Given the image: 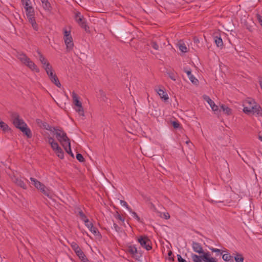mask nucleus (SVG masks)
Here are the masks:
<instances>
[{
	"instance_id": "obj_22",
	"label": "nucleus",
	"mask_w": 262,
	"mask_h": 262,
	"mask_svg": "<svg viewBox=\"0 0 262 262\" xmlns=\"http://www.w3.org/2000/svg\"><path fill=\"white\" fill-rule=\"evenodd\" d=\"M156 91L161 99H163L164 101H167L168 99L167 94L163 90L159 89L158 90H156Z\"/></svg>"
},
{
	"instance_id": "obj_61",
	"label": "nucleus",
	"mask_w": 262,
	"mask_h": 262,
	"mask_svg": "<svg viewBox=\"0 0 262 262\" xmlns=\"http://www.w3.org/2000/svg\"><path fill=\"white\" fill-rule=\"evenodd\" d=\"M189 142H190L189 141H187L186 143L188 144Z\"/></svg>"
},
{
	"instance_id": "obj_25",
	"label": "nucleus",
	"mask_w": 262,
	"mask_h": 262,
	"mask_svg": "<svg viewBox=\"0 0 262 262\" xmlns=\"http://www.w3.org/2000/svg\"><path fill=\"white\" fill-rule=\"evenodd\" d=\"M16 56L23 63H24L27 60H29V57L23 53L18 52Z\"/></svg>"
},
{
	"instance_id": "obj_21",
	"label": "nucleus",
	"mask_w": 262,
	"mask_h": 262,
	"mask_svg": "<svg viewBox=\"0 0 262 262\" xmlns=\"http://www.w3.org/2000/svg\"><path fill=\"white\" fill-rule=\"evenodd\" d=\"M24 8L26 10V15L27 17L34 16V10L32 6L30 5H28V6H25Z\"/></svg>"
},
{
	"instance_id": "obj_53",
	"label": "nucleus",
	"mask_w": 262,
	"mask_h": 262,
	"mask_svg": "<svg viewBox=\"0 0 262 262\" xmlns=\"http://www.w3.org/2000/svg\"><path fill=\"white\" fill-rule=\"evenodd\" d=\"M256 17L259 23L262 26V16H260V15L257 14L256 15Z\"/></svg>"
},
{
	"instance_id": "obj_8",
	"label": "nucleus",
	"mask_w": 262,
	"mask_h": 262,
	"mask_svg": "<svg viewBox=\"0 0 262 262\" xmlns=\"http://www.w3.org/2000/svg\"><path fill=\"white\" fill-rule=\"evenodd\" d=\"M261 107L259 105H253L250 107L245 106L243 108V112L247 114L252 113L255 114L256 116L258 117L260 112L261 110Z\"/></svg>"
},
{
	"instance_id": "obj_15",
	"label": "nucleus",
	"mask_w": 262,
	"mask_h": 262,
	"mask_svg": "<svg viewBox=\"0 0 262 262\" xmlns=\"http://www.w3.org/2000/svg\"><path fill=\"white\" fill-rule=\"evenodd\" d=\"M64 43L66 45V48L68 51H71L74 47V43L72 36L63 37Z\"/></svg>"
},
{
	"instance_id": "obj_5",
	"label": "nucleus",
	"mask_w": 262,
	"mask_h": 262,
	"mask_svg": "<svg viewBox=\"0 0 262 262\" xmlns=\"http://www.w3.org/2000/svg\"><path fill=\"white\" fill-rule=\"evenodd\" d=\"M30 180L33 182V185L38 189H39L42 193L48 197H51L49 190L45 186L44 184L33 178H30Z\"/></svg>"
},
{
	"instance_id": "obj_16",
	"label": "nucleus",
	"mask_w": 262,
	"mask_h": 262,
	"mask_svg": "<svg viewBox=\"0 0 262 262\" xmlns=\"http://www.w3.org/2000/svg\"><path fill=\"white\" fill-rule=\"evenodd\" d=\"M183 71L187 74L189 80L194 84L197 85L199 83V80L191 74L190 69L184 68Z\"/></svg>"
},
{
	"instance_id": "obj_23",
	"label": "nucleus",
	"mask_w": 262,
	"mask_h": 262,
	"mask_svg": "<svg viewBox=\"0 0 262 262\" xmlns=\"http://www.w3.org/2000/svg\"><path fill=\"white\" fill-rule=\"evenodd\" d=\"M214 42L217 47H223V40L221 37V35H214Z\"/></svg>"
},
{
	"instance_id": "obj_34",
	"label": "nucleus",
	"mask_w": 262,
	"mask_h": 262,
	"mask_svg": "<svg viewBox=\"0 0 262 262\" xmlns=\"http://www.w3.org/2000/svg\"><path fill=\"white\" fill-rule=\"evenodd\" d=\"M179 48L180 50L183 53H186L187 52V47L184 43H179Z\"/></svg>"
},
{
	"instance_id": "obj_52",
	"label": "nucleus",
	"mask_w": 262,
	"mask_h": 262,
	"mask_svg": "<svg viewBox=\"0 0 262 262\" xmlns=\"http://www.w3.org/2000/svg\"><path fill=\"white\" fill-rule=\"evenodd\" d=\"M168 255L169 256V259L170 260H171V261H173L174 260V257H171V256L172 255V252L171 251H169L168 253Z\"/></svg>"
},
{
	"instance_id": "obj_55",
	"label": "nucleus",
	"mask_w": 262,
	"mask_h": 262,
	"mask_svg": "<svg viewBox=\"0 0 262 262\" xmlns=\"http://www.w3.org/2000/svg\"><path fill=\"white\" fill-rule=\"evenodd\" d=\"M207 262H217L216 258L211 257Z\"/></svg>"
},
{
	"instance_id": "obj_12",
	"label": "nucleus",
	"mask_w": 262,
	"mask_h": 262,
	"mask_svg": "<svg viewBox=\"0 0 262 262\" xmlns=\"http://www.w3.org/2000/svg\"><path fill=\"white\" fill-rule=\"evenodd\" d=\"M55 135L60 143H63V142H67V143L71 142L70 139L68 137L65 132H63L62 134L59 132H55Z\"/></svg>"
},
{
	"instance_id": "obj_14",
	"label": "nucleus",
	"mask_w": 262,
	"mask_h": 262,
	"mask_svg": "<svg viewBox=\"0 0 262 262\" xmlns=\"http://www.w3.org/2000/svg\"><path fill=\"white\" fill-rule=\"evenodd\" d=\"M12 181L17 186L20 187L21 188L26 189H27L26 184L25 183L23 180H21V178L13 175L11 177Z\"/></svg>"
},
{
	"instance_id": "obj_2",
	"label": "nucleus",
	"mask_w": 262,
	"mask_h": 262,
	"mask_svg": "<svg viewBox=\"0 0 262 262\" xmlns=\"http://www.w3.org/2000/svg\"><path fill=\"white\" fill-rule=\"evenodd\" d=\"M45 70L51 81L58 88H61V84L50 63H48L47 66L45 67Z\"/></svg>"
},
{
	"instance_id": "obj_6",
	"label": "nucleus",
	"mask_w": 262,
	"mask_h": 262,
	"mask_svg": "<svg viewBox=\"0 0 262 262\" xmlns=\"http://www.w3.org/2000/svg\"><path fill=\"white\" fill-rule=\"evenodd\" d=\"M71 247L74 251L77 256H78L81 262H84V260H88V258L85 256L84 252L81 250L78 245L73 242L70 244Z\"/></svg>"
},
{
	"instance_id": "obj_20",
	"label": "nucleus",
	"mask_w": 262,
	"mask_h": 262,
	"mask_svg": "<svg viewBox=\"0 0 262 262\" xmlns=\"http://www.w3.org/2000/svg\"><path fill=\"white\" fill-rule=\"evenodd\" d=\"M48 143L51 145V146L52 148L54 151H56L60 147L59 146V145L57 143V142L54 141V139H53V138H52L51 137H48Z\"/></svg>"
},
{
	"instance_id": "obj_57",
	"label": "nucleus",
	"mask_w": 262,
	"mask_h": 262,
	"mask_svg": "<svg viewBox=\"0 0 262 262\" xmlns=\"http://www.w3.org/2000/svg\"><path fill=\"white\" fill-rule=\"evenodd\" d=\"M194 41L195 42H199V39L196 38V37L194 38Z\"/></svg>"
},
{
	"instance_id": "obj_51",
	"label": "nucleus",
	"mask_w": 262,
	"mask_h": 262,
	"mask_svg": "<svg viewBox=\"0 0 262 262\" xmlns=\"http://www.w3.org/2000/svg\"><path fill=\"white\" fill-rule=\"evenodd\" d=\"M31 25L34 30H35V31L38 30V25L37 24L36 21L34 22L33 23H32Z\"/></svg>"
},
{
	"instance_id": "obj_47",
	"label": "nucleus",
	"mask_w": 262,
	"mask_h": 262,
	"mask_svg": "<svg viewBox=\"0 0 262 262\" xmlns=\"http://www.w3.org/2000/svg\"><path fill=\"white\" fill-rule=\"evenodd\" d=\"M113 226L116 232H119L120 231L121 228L119 227L116 223H114Z\"/></svg>"
},
{
	"instance_id": "obj_56",
	"label": "nucleus",
	"mask_w": 262,
	"mask_h": 262,
	"mask_svg": "<svg viewBox=\"0 0 262 262\" xmlns=\"http://www.w3.org/2000/svg\"><path fill=\"white\" fill-rule=\"evenodd\" d=\"M60 143L62 145V146L64 148V149H65L66 145H67V143L63 142V143Z\"/></svg>"
},
{
	"instance_id": "obj_58",
	"label": "nucleus",
	"mask_w": 262,
	"mask_h": 262,
	"mask_svg": "<svg viewBox=\"0 0 262 262\" xmlns=\"http://www.w3.org/2000/svg\"><path fill=\"white\" fill-rule=\"evenodd\" d=\"M259 116H260V117H262V108H261V111H260V113H259V115H258V117H259Z\"/></svg>"
},
{
	"instance_id": "obj_7",
	"label": "nucleus",
	"mask_w": 262,
	"mask_h": 262,
	"mask_svg": "<svg viewBox=\"0 0 262 262\" xmlns=\"http://www.w3.org/2000/svg\"><path fill=\"white\" fill-rule=\"evenodd\" d=\"M138 242L146 250L149 251L152 249L151 242L147 236H140L138 238Z\"/></svg>"
},
{
	"instance_id": "obj_9",
	"label": "nucleus",
	"mask_w": 262,
	"mask_h": 262,
	"mask_svg": "<svg viewBox=\"0 0 262 262\" xmlns=\"http://www.w3.org/2000/svg\"><path fill=\"white\" fill-rule=\"evenodd\" d=\"M127 251L137 260H139L140 257L142 256V253L137 250V248L135 245L128 246L127 248Z\"/></svg>"
},
{
	"instance_id": "obj_40",
	"label": "nucleus",
	"mask_w": 262,
	"mask_h": 262,
	"mask_svg": "<svg viewBox=\"0 0 262 262\" xmlns=\"http://www.w3.org/2000/svg\"><path fill=\"white\" fill-rule=\"evenodd\" d=\"M76 157L77 160H78L80 162H83L84 161V158H83V156L80 153H77Z\"/></svg>"
},
{
	"instance_id": "obj_49",
	"label": "nucleus",
	"mask_w": 262,
	"mask_h": 262,
	"mask_svg": "<svg viewBox=\"0 0 262 262\" xmlns=\"http://www.w3.org/2000/svg\"><path fill=\"white\" fill-rule=\"evenodd\" d=\"M99 93H100V95L101 97L102 98V100L105 101V99H106V97L105 96V93H104V92L102 90H100Z\"/></svg>"
},
{
	"instance_id": "obj_4",
	"label": "nucleus",
	"mask_w": 262,
	"mask_h": 262,
	"mask_svg": "<svg viewBox=\"0 0 262 262\" xmlns=\"http://www.w3.org/2000/svg\"><path fill=\"white\" fill-rule=\"evenodd\" d=\"M72 96L73 103L75 106L74 107L75 111L78 113L79 116L83 117L84 116L83 108L82 106L81 102L79 100L78 95L73 92Z\"/></svg>"
},
{
	"instance_id": "obj_31",
	"label": "nucleus",
	"mask_w": 262,
	"mask_h": 262,
	"mask_svg": "<svg viewBox=\"0 0 262 262\" xmlns=\"http://www.w3.org/2000/svg\"><path fill=\"white\" fill-rule=\"evenodd\" d=\"M66 151L72 157H74V154L72 151L71 147V142H68L67 145H66L65 148Z\"/></svg>"
},
{
	"instance_id": "obj_36",
	"label": "nucleus",
	"mask_w": 262,
	"mask_h": 262,
	"mask_svg": "<svg viewBox=\"0 0 262 262\" xmlns=\"http://www.w3.org/2000/svg\"><path fill=\"white\" fill-rule=\"evenodd\" d=\"M150 46L151 47L154 49L155 50H159V45H158V43L157 42V41H155V40H152L151 42H150Z\"/></svg>"
},
{
	"instance_id": "obj_37",
	"label": "nucleus",
	"mask_w": 262,
	"mask_h": 262,
	"mask_svg": "<svg viewBox=\"0 0 262 262\" xmlns=\"http://www.w3.org/2000/svg\"><path fill=\"white\" fill-rule=\"evenodd\" d=\"M167 74L168 75V77L172 80L173 81H176V78L177 77V74L173 73V72H167Z\"/></svg>"
},
{
	"instance_id": "obj_32",
	"label": "nucleus",
	"mask_w": 262,
	"mask_h": 262,
	"mask_svg": "<svg viewBox=\"0 0 262 262\" xmlns=\"http://www.w3.org/2000/svg\"><path fill=\"white\" fill-rule=\"evenodd\" d=\"M253 105H256V102L253 100H247L244 102L243 104L244 107L245 106L250 107Z\"/></svg>"
},
{
	"instance_id": "obj_42",
	"label": "nucleus",
	"mask_w": 262,
	"mask_h": 262,
	"mask_svg": "<svg viewBox=\"0 0 262 262\" xmlns=\"http://www.w3.org/2000/svg\"><path fill=\"white\" fill-rule=\"evenodd\" d=\"M53 131L52 132H59L62 134L63 132H64L63 130L60 127H52Z\"/></svg>"
},
{
	"instance_id": "obj_19",
	"label": "nucleus",
	"mask_w": 262,
	"mask_h": 262,
	"mask_svg": "<svg viewBox=\"0 0 262 262\" xmlns=\"http://www.w3.org/2000/svg\"><path fill=\"white\" fill-rule=\"evenodd\" d=\"M42 7L45 11L51 12L52 10L51 4L48 0H40Z\"/></svg>"
},
{
	"instance_id": "obj_43",
	"label": "nucleus",
	"mask_w": 262,
	"mask_h": 262,
	"mask_svg": "<svg viewBox=\"0 0 262 262\" xmlns=\"http://www.w3.org/2000/svg\"><path fill=\"white\" fill-rule=\"evenodd\" d=\"M130 212L133 214V217L136 219L139 222H141L140 217L138 215L136 212L133 211L132 210V212Z\"/></svg>"
},
{
	"instance_id": "obj_44",
	"label": "nucleus",
	"mask_w": 262,
	"mask_h": 262,
	"mask_svg": "<svg viewBox=\"0 0 262 262\" xmlns=\"http://www.w3.org/2000/svg\"><path fill=\"white\" fill-rule=\"evenodd\" d=\"M22 4L25 6H28L31 4L30 0H21Z\"/></svg>"
},
{
	"instance_id": "obj_59",
	"label": "nucleus",
	"mask_w": 262,
	"mask_h": 262,
	"mask_svg": "<svg viewBox=\"0 0 262 262\" xmlns=\"http://www.w3.org/2000/svg\"><path fill=\"white\" fill-rule=\"evenodd\" d=\"M258 139L262 141V136L259 135L258 136Z\"/></svg>"
},
{
	"instance_id": "obj_26",
	"label": "nucleus",
	"mask_w": 262,
	"mask_h": 262,
	"mask_svg": "<svg viewBox=\"0 0 262 262\" xmlns=\"http://www.w3.org/2000/svg\"><path fill=\"white\" fill-rule=\"evenodd\" d=\"M38 54H39V59L40 62L43 65V68L45 69V67L47 66L48 63H50L40 52H38Z\"/></svg>"
},
{
	"instance_id": "obj_41",
	"label": "nucleus",
	"mask_w": 262,
	"mask_h": 262,
	"mask_svg": "<svg viewBox=\"0 0 262 262\" xmlns=\"http://www.w3.org/2000/svg\"><path fill=\"white\" fill-rule=\"evenodd\" d=\"M114 216L120 220L121 221H122V222H124V219L121 216V215L120 214V213L118 212V211H116V213L114 214Z\"/></svg>"
},
{
	"instance_id": "obj_27",
	"label": "nucleus",
	"mask_w": 262,
	"mask_h": 262,
	"mask_svg": "<svg viewBox=\"0 0 262 262\" xmlns=\"http://www.w3.org/2000/svg\"><path fill=\"white\" fill-rule=\"evenodd\" d=\"M221 108L225 114H226L227 115H231L232 110L230 108H229L227 105H226L225 104H222L221 105Z\"/></svg>"
},
{
	"instance_id": "obj_11",
	"label": "nucleus",
	"mask_w": 262,
	"mask_h": 262,
	"mask_svg": "<svg viewBox=\"0 0 262 262\" xmlns=\"http://www.w3.org/2000/svg\"><path fill=\"white\" fill-rule=\"evenodd\" d=\"M203 98L206 101L208 102V103L211 107V109L215 112V113L217 114L219 112H220V110H219L218 106L215 105L214 101H212L209 96L207 95H204Z\"/></svg>"
},
{
	"instance_id": "obj_33",
	"label": "nucleus",
	"mask_w": 262,
	"mask_h": 262,
	"mask_svg": "<svg viewBox=\"0 0 262 262\" xmlns=\"http://www.w3.org/2000/svg\"><path fill=\"white\" fill-rule=\"evenodd\" d=\"M56 154L60 159H62L64 158V152L61 147L59 148L57 150L55 151Z\"/></svg>"
},
{
	"instance_id": "obj_46",
	"label": "nucleus",
	"mask_w": 262,
	"mask_h": 262,
	"mask_svg": "<svg viewBox=\"0 0 262 262\" xmlns=\"http://www.w3.org/2000/svg\"><path fill=\"white\" fill-rule=\"evenodd\" d=\"M178 262H187V261L183 258L180 254L177 255Z\"/></svg>"
},
{
	"instance_id": "obj_18",
	"label": "nucleus",
	"mask_w": 262,
	"mask_h": 262,
	"mask_svg": "<svg viewBox=\"0 0 262 262\" xmlns=\"http://www.w3.org/2000/svg\"><path fill=\"white\" fill-rule=\"evenodd\" d=\"M192 247L195 252L200 254L203 253V249L200 243L193 241L192 243Z\"/></svg>"
},
{
	"instance_id": "obj_13",
	"label": "nucleus",
	"mask_w": 262,
	"mask_h": 262,
	"mask_svg": "<svg viewBox=\"0 0 262 262\" xmlns=\"http://www.w3.org/2000/svg\"><path fill=\"white\" fill-rule=\"evenodd\" d=\"M36 124L40 128L52 132V126H50L47 122L42 121L40 119H36L35 120Z\"/></svg>"
},
{
	"instance_id": "obj_28",
	"label": "nucleus",
	"mask_w": 262,
	"mask_h": 262,
	"mask_svg": "<svg viewBox=\"0 0 262 262\" xmlns=\"http://www.w3.org/2000/svg\"><path fill=\"white\" fill-rule=\"evenodd\" d=\"M234 257V260L236 262H243L244 260V257L243 255L241 253L236 252Z\"/></svg>"
},
{
	"instance_id": "obj_48",
	"label": "nucleus",
	"mask_w": 262,
	"mask_h": 262,
	"mask_svg": "<svg viewBox=\"0 0 262 262\" xmlns=\"http://www.w3.org/2000/svg\"><path fill=\"white\" fill-rule=\"evenodd\" d=\"M28 20L30 23L32 24V23H33L34 22L36 21L35 19L34 16H32L30 17H27Z\"/></svg>"
},
{
	"instance_id": "obj_24",
	"label": "nucleus",
	"mask_w": 262,
	"mask_h": 262,
	"mask_svg": "<svg viewBox=\"0 0 262 262\" xmlns=\"http://www.w3.org/2000/svg\"><path fill=\"white\" fill-rule=\"evenodd\" d=\"M0 129L5 133L11 132V128H10L5 122L2 121H0Z\"/></svg>"
},
{
	"instance_id": "obj_3",
	"label": "nucleus",
	"mask_w": 262,
	"mask_h": 262,
	"mask_svg": "<svg viewBox=\"0 0 262 262\" xmlns=\"http://www.w3.org/2000/svg\"><path fill=\"white\" fill-rule=\"evenodd\" d=\"M74 19L77 23L81 27V28L84 29L86 32H90L89 27L86 24V21L84 16L79 12H76L75 14Z\"/></svg>"
},
{
	"instance_id": "obj_10",
	"label": "nucleus",
	"mask_w": 262,
	"mask_h": 262,
	"mask_svg": "<svg viewBox=\"0 0 262 262\" xmlns=\"http://www.w3.org/2000/svg\"><path fill=\"white\" fill-rule=\"evenodd\" d=\"M85 225L89 229L90 231L93 233V234L96 236H98L99 238H101L102 236L100 233L98 229L93 226L92 223L88 221V223H85Z\"/></svg>"
},
{
	"instance_id": "obj_39",
	"label": "nucleus",
	"mask_w": 262,
	"mask_h": 262,
	"mask_svg": "<svg viewBox=\"0 0 262 262\" xmlns=\"http://www.w3.org/2000/svg\"><path fill=\"white\" fill-rule=\"evenodd\" d=\"M120 204L122 206L125 207L129 212H132V209L129 207V206L128 205L127 203L125 201L120 200Z\"/></svg>"
},
{
	"instance_id": "obj_30",
	"label": "nucleus",
	"mask_w": 262,
	"mask_h": 262,
	"mask_svg": "<svg viewBox=\"0 0 262 262\" xmlns=\"http://www.w3.org/2000/svg\"><path fill=\"white\" fill-rule=\"evenodd\" d=\"M78 214L79 215L81 220L84 222V224L88 223L89 220L82 210H80L79 211Z\"/></svg>"
},
{
	"instance_id": "obj_38",
	"label": "nucleus",
	"mask_w": 262,
	"mask_h": 262,
	"mask_svg": "<svg viewBox=\"0 0 262 262\" xmlns=\"http://www.w3.org/2000/svg\"><path fill=\"white\" fill-rule=\"evenodd\" d=\"M209 249L212 252H215L216 253V255H221L222 254L223 251L222 250H220L219 249H216L213 247L209 248Z\"/></svg>"
},
{
	"instance_id": "obj_60",
	"label": "nucleus",
	"mask_w": 262,
	"mask_h": 262,
	"mask_svg": "<svg viewBox=\"0 0 262 262\" xmlns=\"http://www.w3.org/2000/svg\"><path fill=\"white\" fill-rule=\"evenodd\" d=\"M151 206H152V208H154V209H156V207L155 206H154V205H153L152 204H151Z\"/></svg>"
},
{
	"instance_id": "obj_50",
	"label": "nucleus",
	"mask_w": 262,
	"mask_h": 262,
	"mask_svg": "<svg viewBox=\"0 0 262 262\" xmlns=\"http://www.w3.org/2000/svg\"><path fill=\"white\" fill-rule=\"evenodd\" d=\"M162 217L168 220L170 218V215L168 212L164 213L163 215L162 216Z\"/></svg>"
},
{
	"instance_id": "obj_45",
	"label": "nucleus",
	"mask_w": 262,
	"mask_h": 262,
	"mask_svg": "<svg viewBox=\"0 0 262 262\" xmlns=\"http://www.w3.org/2000/svg\"><path fill=\"white\" fill-rule=\"evenodd\" d=\"M63 34H64L63 37H68V36L71 35V31H68L66 29H63Z\"/></svg>"
},
{
	"instance_id": "obj_29",
	"label": "nucleus",
	"mask_w": 262,
	"mask_h": 262,
	"mask_svg": "<svg viewBox=\"0 0 262 262\" xmlns=\"http://www.w3.org/2000/svg\"><path fill=\"white\" fill-rule=\"evenodd\" d=\"M222 258L225 261L233 262L232 256L228 253L223 254L222 255Z\"/></svg>"
},
{
	"instance_id": "obj_54",
	"label": "nucleus",
	"mask_w": 262,
	"mask_h": 262,
	"mask_svg": "<svg viewBox=\"0 0 262 262\" xmlns=\"http://www.w3.org/2000/svg\"><path fill=\"white\" fill-rule=\"evenodd\" d=\"M258 82H259V84L260 85V86L261 89V90H262V77L261 76H259L258 77Z\"/></svg>"
},
{
	"instance_id": "obj_1",
	"label": "nucleus",
	"mask_w": 262,
	"mask_h": 262,
	"mask_svg": "<svg viewBox=\"0 0 262 262\" xmlns=\"http://www.w3.org/2000/svg\"><path fill=\"white\" fill-rule=\"evenodd\" d=\"M11 117L14 125L19 129L28 138H31L32 137V134L31 129L28 127L26 123L22 119L20 118L18 114L13 113L12 114Z\"/></svg>"
},
{
	"instance_id": "obj_35",
	"label": "nucleus",
	"mask_w": 262,
	"mask_h": 262,
	"mask_svg": "<svg viewBox=\"0 0 262 262\" xmlns=\"http://www.w3.org/2000/svg\"><path fill=\"white\" fill-rule=\"evenodd\" d=\"M171 124L174 129L181 128V125L178 121H171Z\"/></svg>"
},
{
	"instance_id": "obj_17",
	"label": "nucleus",
	"mask_w": 262,
	"mask_h": 262,
	"mask_svg": "<svg viewBox=\"0 0 262 262\" xmlns=\"http://www.w3.org/2000/svg\"><path fill=\"white\" fill-rule=\"evenodd\" d=\"M31 70L34 71L37 73L39 72V69L37 66L29 58V60H27L24 63Z\"/></svg>"
}]
</instances>
